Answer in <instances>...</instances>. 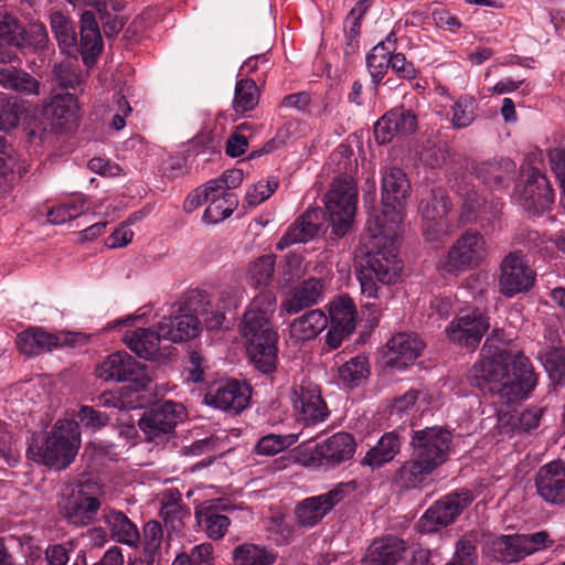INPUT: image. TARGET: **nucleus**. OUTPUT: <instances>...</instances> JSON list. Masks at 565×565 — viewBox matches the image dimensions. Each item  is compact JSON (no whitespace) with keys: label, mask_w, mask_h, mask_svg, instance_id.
Wrapping results in <instances>:
<instances>
[{"label":"nucleus","mask_w":565,"mask_h":565,"mask_svg":"<svg viewBox=\"0 0 565 565\" xmlns=\"http://www.w3.org/2000/svg\"><path fill=\"white\" fill-rule=\"evenodd\" d=\"M212 307L210 295L205 290L191 289L183 294V296L175 302L174 308L178 312H185L188 315L204 316L206 308Z\"/></svg>","instance_id":"47"},{"label":"nucleus","mask_w":565,"mask_h":565,"mask_svg":"<svg viewBox=\"0 0 565 565\" xmlns=\"http://www.w3.org/2000/svg\"><path fill=\"white\" fill-rule=\"evenodd\" d=\"M146 369L129 353L117 351L96 366L95 374L104 381L128 382L132 379L145 381Z\"/></svg>","instance_id":"18"},{"label":"nucleus","mask_w":565,"mask_h":565,"mask_svg":"<svg viewBox=\"0 0 565 565\" xmlns=\"http://www.w3.org/2000/svg\"><path fill=\"white\" fill-rule=\"evenodd\" d=\"M402 215L393 211V225L379 224L364 243L365 264L358 271L361 292L367 298L379 297L377 282L392 285L398 281L402 264L395 239L399 233Z\"/></svg>","instance_id":"2"},{"label":"nucleus","mask_w":565,"mask_h":565,"mask_svg":"<svg viewBox=\"0 0 565 565\" xmlns=\"http://www.w3.org/2000/svg\"><path fill=\"white\" fill-rule=\"evenodd\" d=\"M417 128V117L412 109L395 107L384 114L375 124L374 135L379 143L391 142L395 137L413 134Z\"/></svg>","instance_id":"19"},{"label":"nucleus","mask_w":565,"mask_h":565,"mask_svg":"<svg viewBox=\"0 0 565 565\" xmlns=\"http://www.w3.org/2000/svg\"><path fill=\"white\" fill-rule=\"evenodd\" d=\"M502 203L499 201H491L489 204V211L487 210V202L479 203L477 198L469 196L462 206V217L466 222H470L472 218H488L487 214H490L489 220L497 218L501 213Z\"/></svg>","instance_id":"54"},{"label":"nucleus","mask_w":565,"mask_h":565,"mask_svg":"<svg viewBox=\"0 0 565 565\" xmlns=\"http://www.w3.org/2000/svg\"><path fill=\"white\" fill-rule=\"evenodd\" d=\"M470 377L480 391L499 396L505 403L527 397L537 383L529 358L510 350L488 354L472 366Z\"/></svg>","instance_id":"1"},{"label":"nucleus","mask_w":565,"mask_h":565,"mask_svg":"<svg viewBox=\"0 0 565 565\" xmlns=\"http://www.w3.org/2000/svg\"><path fill=\"white\" fill-rule=\"evenodd\" d=\"M448 564L454 565H478V555L475 542L463 536L456 543L455 554Z\"/></svg>","instance_id":"58"},{"label":"nucleus","mask_w":565,"mask_h":565,"mask_svg":"<svg viewBox=\"0 0 565 565\" xmlns=\"http://www.w3.org/2000/svg\"><path fill=\"white\" fill-rule=\"evenodd\" d=\"M185 408L182 404L164 401L143 413L138 420V427L148 441L160 444L168 440L177 425L182 420Z\"/></svg>","instance_id":"9"},{"label":"nucleus","mask_w":565,"mask_h":565,"mask_svg":"<svg viewBox=\"0 0 565 565\" xmlns=\"http://www.w3.org/2000/svg\"><path fill=\"white\" fill-rule=\"evenodd\" d=\"M142 550L147 565H153L161 556L162 545H169V535L164 537L163 529L159 521L150 520L142 527Z\"/></svg>","instance_id":"40"},{"label":"nucleus","mask_w":565,"mask_h":565,"mask_svg":"<svg viewBox=\"0 0 565 565\" xmlns=\"http://www.w3.org/2000/svg\"><path fill=\"white\" fill-rule=\"evenodd\" d=\"M292 404L306 425H315L327 419L329 412L317 386L300 385L294 390Z\"/></svg>","instance_id":"25"},{"label":"nucleus","mask_w":565,"mask_h":565,"mask_svg":"<svg viewBox=\"0 0 565 565\" xmlns=\"http://www.w3.org/2000/svg\"><path fill=\"white\" fill-rule=\"evenodd\" d=\"M477 103L470 95L460 96L451 107V125L457 129L467 128L476 119Z\"/></svg>","instance_id":"50"},{"label":"nucleus","mask_w":565,"mask_h":565,"mask_svg":"<svg viewBox=\"0 0 565 565\" xmlns=\"http://www.w3.org/2000/svg\"><path fill=\"white\" fill-rule=\"evenodd\" d=\"M279 181L277 178H270L266 182L259 181L254 184L246 193L245 201L249 206H257L277 190Z\"/></svg>","instance_id":"59"},{"label":"nucleus","mask_w":565,"mask_h":565,"mask_svg":"<svg viewBox=\"0 0 565 565\" xmlns=\"http://www.w3.org/2000/svg\"><path fill=\"white\" fill-rule=\"evenodd\" d=\"M78 109L77 100L71 93L55 94L43 107V116L50 120L70 121Z\"/></svg>","instance_id":"43"},{"label":"nucleus","mask_w":565,"mask_h":565,"mask_svg":"<svg viewBox=\"0 0 565 565\" xmlns=\"http://www.w3.org/2000/svg\"><path fill=\"white\" fill-rule=\"evenodd\" d=\"M345 497V488L339 484L320 495L302 500L295 510L296 518L301 526L311 527L318 524Z\"/></svg>","instance_id":"17"},{"label":"nucleus","mask_w":565,"mask_h":565,"mask_svg":"<svg viewBox=\"0 0 565 565\" xmlns=\"http://www.w3.org/2000/svg\"><path fill=\"white\" fill-rule=\"evenodd\" d=\"M277 337L267 335L266 340L253 339L247 342V353L255 367L262 373H270L277 364Z\"/></svg>","instance_id":"35"},{"label":"nucleus","mask_w":565,"mask_h":565,"mask_svg":"<svg viewBox=\"0 0 565 565\" xmlns=\"http://www.w3.org/2000/svg\"><path fill=\"white\" fill-rule=\"evenodd\" d=\"M151 379L147 371L145 372V381L132 379L121 386L117 392V408L119 409H138L143 408L150 403L149 386Z\"/></svg>","instance_id":"34"},{"label":"nucleus","mask_w":565,"mask_h":565,"mask_svg":"<svg viewBox=\"0 0 565 565\" xmlns=\"http://www.w3.org/2000/svg\"><path fill=\"white\" fill-rule=\"evenodd\" d=\"M53 77L63 88L76 89L84 81V74L79 65L71 60H65L53 67Z\"/></svg>","instance_id":"48"},{"label":"nucleus","mask_w":565,"mask_h":565,"mask_svg":"<svg viewBox=\"0 0 565 565\" xmlns=\"http://www.w3.org/2000/svg\"><path fill=\"white\" fill-rule=\"evenodd\" d=\"M402 440L397 431L385 433L377 443L369 449L361 465L370 467L372 470L379 469L394 460L401 452Z\"/></svg>","instance_id":"30"},{"label":"nucleus","mask_w":565,"mask_h":565,"mask_svg":"<svg viewBox=\"0 0 565 565\" xmlns=\"http://www.w3.org/2000/svg\"><path fill=\"white\" fill-rule=\"evenodd\" d=\"M514 173L515 163L507 158L498 161L482 162L476 168L478 179L490 188L505 185L513 179Z\"/></svg>","instance_id":"38"},{"label":"nucleus","mask_w":565,"mask_h":565,"mask_svg":"<svg viewBox=\"0 0 565 565\" xmlns=\"http://www.w3.org/2000/svg\"><path fill=\"white\" fill-rule=\"evenodd\" d=\"M275 257L264 255L253 262L247 271L248 280L254 287L267 286L274 276Z\"/></svg>","instance_id":"52"},{"label":"nucleus","mask_w":565,"mask_h":565,"mask_svg":"<svg viewBox=\"0 0 565 565\" xmlns=\"http://www.w3.org/2000/svg\"><path fill=\"white\" fill-rule=\"evenodd\" d=\"M337 164L334 172L339 173L324 195V206L332 226V234L343 237L351 228L356 211L358 188L353 178L356 171V159L347 146H339L330 156Z\"/></svg>","instance_id":"4"},{"label":"nucleus","mask_w":565,"mask_h":565,"mask_svg":"<svg viewBox=\"0 0 565 565\" xmlns=\"http://www.w3.org/2000/svg\"><path fill=\"white\" fill-rule=\"evenodd\" d=\"M406 552L405 542L394 535L374 540L369 546L362 565H396Z\"/></svg>","instance_id":"28"},{"label":"nucleus","mask_w":565,"mask_h":565,"mask_svg":"<svg viewBox=\"0 0 565 565\" xmlns=\"http://www.w3.org/2000/svg\"><path fill=\"white\" fill-rule=\"evenodd\" d=\"M73 541L49 545L44 552L45 565H67Z\"/></svg>","instance_id":"63"},{"label":"nucleus","mask_w":565,"mask_h":565,"mask_svg":"<svg viewBox=\"0 0 565 565\" xmlns=\"http://www.w3.org/2000/svg\"><path fill=\"white\" fill-rule=\"evenodd\" d=\"M249 398V387L237 380L218 382L211 386L205 395L209 405L233 414H238L245 409Z\"/></svg>","instance_id":"16"},{"label":"nucleus","mask_w":565,"mask_h":565,"mask_svg":"<svg viewBox=\"0 0 565 565\" xmlns=\"http://www.w3.org/2000/svg\"><path fill=\"white\" fill-rule=\"evenodd\" d=\"M306 273L303 258L297 254H288L285 256L281 266V277L285 285H289L300 279Z\"/></svg>","instance_id":"60"},{"label":"nucleus","mask_w":565,"mask_h":565,"mask_svg":"<svg viewBox=\"0 0 565 565\" xmlns=\"http://www.w3.org/2000/svg\"><path fill=\"white\" fill-rule=\"evenodd\" d=\"M213 546L210 543L195 545L191 554H181L172 565H213Z\"/></svg>","instance_id":"57"},{"label":"nucleus","mask_w":565,"mask_h":565,"mask_svg":"<svg viewBox=\"0 0 565 565\" xmlns=\"http://www.w3.org/2000/svg\"><path fill=\"white\" fill-rule=\"evenodd\" d=\"M329 317L331 324L355 330L356 308L349 296H339L330 302Z\"/></svg>","instance_id":"45"},{"label":"nucleus","mask_w":565,"mask_h":565,"mask_svg":"<svg viewBox=\"0 0 565 565\" xmlns=\"http://www.w3.org/2000/svg\"><path fill=\"white\" fill-rule=\"evenodd\" d=\"M298 440V435H275L269 434L259 439L255 446V451L258 455L275 456L278 452L289 448Z\"/></svg>","instance_id":"53"},{"label":"nucleus","mask_w":565,"mask_h":565,"mask_svg":"<svg viewBox=\"0 0 565 565\" xmlns=\"http://www.w3.org/2000/svg\"><path fill=\"white\" fill-rule=\"evenodd\" d=\"M424 342L414 333L401 332L393 335L386 343L385 363L403 369L412 364L424 350Z\"/></svg>","instance_id":"24"},{"label":"nucleus","mask_w":565,"mask_h":565,"mask_svg":"<svg viewBox=\"0 0 565 565\" xmlns=\"http://www.w3.org/2000/svg\"><path fill=\"white\" fill-rule=\"evenodd\" d=\"M541 361L554 383H559L565 376V348H552L541 356Z\"/></svg>","instance_id":"55"},{"label":"nucleus","mask_w":565,"mask_h":565,"mask_svg":"<svg viewBox=\"0 0 565 565\" xmlns=\"http://www.w3.org/2000/svg\"><path fill=\"white\" fill-rule=\"evenodd\" d=\"M51 29L60 47L71 54L76 49V33L72 20L60 11L50 15Z\"/></svg>","instance_id":"44"},{"label":"nucleus","mask_w":565,"mask_h":565,"mask_svg":"<svg viewBox=\"0 0 565 565\" xmlns=\"http://www.w3.org/2000/svg\"><path fill=\"white\" fill-rule=\"evenodd\" d=\"M396 42L394 33H391L385 42L376 44L366 56V65L372 81L377 85L390 67L391 46Z\"/></svg>","instance_id":"41"},{"label":"nucleus","mask_w":565,"mask_h":565,"mask_svg":"<svg viewBox=\"0 0 565 565\" xmlns=\"http://www.w3.org/2000/svg\"><path fill=\"white\" fill-rule=\"evenodd\" d=\"M535 271L521 252H511L500 264L499 290L505 297L529 291L535 282Z\"/></svg>","instance_id":"13"},{"label":"nucleus","mask_w":565,"mask_h":565,"mask_svg":"<svg viewBox=\"0 0 565 565\" xmlns=\"http://www.w3.org/2000/svg\"><path fill=\"white\" fill-rule=\"evenodd\" d=\"M57 511L68 525L85 527L98 521L103 512L100 495L89 483H79L62 492L57 500Z\"/></svg>","instance_id":"6"},{"label":"nucleus","mask_w":565,"mask_h":565,"mask_svg":"<svg viewBox=\"0 0 565 565\" xmlns=\"http://www.w3.org/2000/svg\"><path fill=\"white\" fill-rule=\"evenodd\" d=\"M323 282L318 278H309L296 287L282 308L289 315H295L301 310L312 307L322 297Z\"/></svg>","instance_id":"32"},{"label":"nucleus","mask_w":565,"mask_h":565,"mask_svg":"<svg viewBox=\"0 0 565 565\" xmlns=\"http://www.w3.org/2000/svg\"><path fill=\"white\" fill-rule=\"evenodd\" d=\"M0 85L19 93L40 94L39 81L28 72L12 66L0 68Z\"/></svg>","instance_id":"39"},{"label":"nucleus","mask_w":565,"mask_h":565,"mask_svg":"<svg viewBox=\"0 0 565 565\" xmlns=\"http://www.w3.org/2000/svg\"><path fill=\"white\" fill-rule=\"evenodd\" d=\"M23 46H32L34 49H44L47 41V32L43 23L30 22L22 29Z\"/></svg>","instance_id":"61"},{"label":"nucleus","mask_w":565,"mask_h":565,"mask_svg":"<svg viewBox=\"0 0 565 565\" xmlns=\"http://www.w3.org/2000/svg\"><path fill=\"white\" fill-rule=\"evenodd\" d=\"M411 184L405 172L398 168L390 169L382 179L383 216L388 218L387 225H393V211L404 217L399 207L402 201L408 198Z\"/></svg>","instance_id":"22"},{"label":"nucleus","mask_w":565,"mask_h":565,"mask_svg":"<svg viewBox=\"0 0 565 565\" xmlns=\"http://www.w3.org/2000/svg\"><path fill=\"white\" fill-rule=\"evenodd\" d=\"M473 495L468 489H459L435 502L417 521L415 527L419 533H433L439 527L452 523L472 502Z\"/></svg>","instance_id":"8"},{"label":"nucleus","mask_w":565,"mask_h":565,"mask_svg":"<svg viewBox=\"0 0 565 565\" xmlns=\"http://www.w3.org/2000/svg\"><path fill=\"white\" fill-rule=\"evenodd\" d=\"M487 553L492 559L505 563L518 562L525 557L520 534L492 539L488 543Z\"/></svg>","instance_id":"36"},{"label":"nucleus","mask_w":565,"mask_h":565,"mask_svg":"<svg viewBox=\"0 0 565 565\" xmlns=\"http://www.w3.org/2000/svg\"><path fill=\"white\" fill-rule=\"evenodd\" d=\"M324 212L320 207L307 209L287 230L277 243V249L313 239L322 231Z\"/></svg>","instance_id":"21"},{"label":"nucleus","mask_w":565,"mask_h":565,"mask_svg":"<svg viewBox=\"0 0 565 565\" xmlns=\"http://www.w3.org/2000/svg\"><path fill=\"white\" fill-rule=\"evenodd\" d=\"M488 254L484 237L477 231L462 233L439 262L443 276H459L461 273L479 267Z\"/></svg>","instance_id":"7"},{"label":"nucleus","mask_w":565,"mask_h":565,"mask_svg":"<svg viewBox=\"0 0 565 565\" xmlns=\"http://www.w3.org/2000/svg\"><path fill=\"white\" fill-rule=\"evenodd\" d=\"M514 199L524 210L537 214L554 201V192L546 175L537 168H529L523 181L516 185Z\"/></svg>","instance_id":"11"},{"label":"nucleus","mask_w":565,"mask_h":565,"mask_svg":"<svg viewBox=\"0 0 565 565\" xmlns=\"http://www.w3.org/2000/svg\"><path fill=\"white\" fill-rule=\"evenodd\" d=\"M275 310L276 296L271 291H262L252 300L241 322V333L247 342L266 340L267 335L277 337L271 323Z\"/></svg>","instance_id":"10"},{"label":"nucleus","mask_w":565,"mask_h":565,"mask_svg":"<svg viewBox=\"0 0 565 565\" xmlns=\"http://www.w3.org/2000/svg\"><path fill=\"white\" fill-rule=\"evenodd\" d=\"M537 494L547 503L565 505V465L552 461L542 466L535 475Z\"/></svg>","instance_id":"20"},{"label":"nucleus","mask_w":565,"mask_h":565,"mask_svg":"<svg viewBox=\"0 0 565 565\" xmlns=\"http://www.w3.org/2000/svg\"><path fill=\"white\" fill-rule=\"evenodd\" d=\"M367 375L369 365L364 356L353 358L339 369L340 381L350 387L359 386Z\"/></svg>","instance_id":"51"},{"label":"nucleus","mask_w":565,"mask_h":565,"mask_svg":"<svg viewBox=\"0 0 565 565\" xmlns=\"http://www.w3.org/2000/svg\"><path fill=\"white\" fill-rule=\"evenodd\" d=\"M200 329L199 318L194 315L178 312V308H174L171 316L163 317L159 322L161 335L171 342L189 341L198 337Z\"/></svg>","instance_id":"26"},{"label":"nucleus","mask_w":565,"mask_h":565,"mask_svg":"<svg viewBox=\"0 0 565 565\" xmlns=\"http://www.w3.org/2000/svg\"><path fill=\"white\" fill-rule=\"evenodd\" d=\"M198 525L211 540L222 539L231 525L227 515L221 512L220 505H206L195 512Z\"/></svg>","instance_id":"37"},{"label":"nucleus","mask_w":565,"mask_h":565,"mask_svg":"<svg viewBox=\"0 0 565 565\" xmlns=\"http://www.w3.org/2000/svg\"><path fill=\"white\" fill-rule=\"evenodd\" d=\"M163 337L160 330L139 328L125 334L127 347L139 358L146 360L167 359L171 354L172 347L162 344Z\"/></svg>","instance_id":"23"},{"label":"nucleus","mask_w":565,"mask_h":565,"mask_svg":"<svg viewBox=\"0 0 565 565\" xmlns=\"http://www.w3.org/2000/svg\"><path fill=\"white\" fill-rule=\"evenodd\" d=\"M451 443V433L440 426L414 430L409 443L411 457L395 471L394 483L405 490L422 488L428 477L448 460Z\"/></svg>","instance_id":"3"},{"label":"nucleus","mask_w":565,"mask_h":565,"mask_svg":"<svg viewBox=\"0 0 565 565\" xmlns=\"http://www.w3.org/2000/svg\"><path fill=\"white\" fill-rule=\"evenodd\" d=\"M235 565H273L276 555L264 547L243 544L234 550Z\"/></svg>","instance_id":"46"},{"label":"nucleus","mask_w":565,"mask_h":565,"mask_svg":"<svg viewBox=\"0 0 565 565\" xmlns=\"http://www.w3.org/2000/svg\"><path fill=\"white\" fill-rule=\"evenodd\" d=\"M356 444L351 434L337 433L327 440L317 444L309 454L307 465L335 467L350 460L355 452Z\"/></svg>","instance_id":"14"},{"label":"nucleus","mask_w":565,"mask_h":565,"mask_svg":"<svg viewBox=\"0 0 565 565\" xmlns=\"http://www.w3.org/2000/svg\"><path fill=\"white\" fill-rule=\"evenodd\" d=\"M244 298V289L242 287H226L218 292L216 306L223 311L237 309Z\"/></svg>","instance_id":"64"},{"label":"nucleus","mask_w":565,"mask_h":565,"mask_svg":"<svg viewBox=\"0 0 565 565\" xmlns=\"http://www.w3.org/2000/svg\"><path fill=\"white\" fill-rule=\"evenodd\" d=\"M102 50L103 39L99 31L88 30L81 33L79 51L86 65L95 63Z\"/></svg>","instance_id":"56"},{"label":"nucleus","mask_w":565,"mask_h":565,"mask_svg":"<svg viewBox=\"0 0 565 565\" xmlns=\"http://www.w3.org/2000/svg\"><path fill=\"white\" fill-rule=\"evenodd\" d=\"M259 92L254 81L241 79L236 83L234 96V109L236 113H245L256 107Z\"/></svg>","instance_id":"49"},{"label":"nucleus","mask_w":565,"mask_h":565,"mask_svg":"<svg viewBox=\"0 0 565 565\" xmlns=\"http://www.w3.org/2000/svg\"><path fill=\"white\" fill-rule=\"evenodd\" d=\"M237 205L238 201L235 194L231 192H213L203 214V221L207 224H216L231 216Z\"/></svg>","instance_id":"42"},{"label":"nucleus","mask_w":565,"mask_h":565,"mask_svg":"<svg viewBox=\"0 0 565 565\" xmlns=\"http://www.w3.org/2000/svg\"><path fill=\"white\" fill-rule=\"evenodd\" d=\"M328 326V318L320 309H313L296 318L289 326L290 339L305 342L315 339Z\"/></svg>","instance_id":"33"},{"label":"nucleus","mask_w":565,"mask_h":565,"mask_svg":"<svg viewBox=\"0 0 565 565\" xmlns=\"http://www.w3.org/2000/svg\"><path fill=\"white\" fill-rule=\"evenodd\" d=\"M448 196L441 189H431L420 201L419 212L423 218V234L429 242H436L445 233V217L448 213Z\"/></svg>","instance_id":"15"},{"label":"nucleus","mask_w":565,"mask_h":565,"mask_svg":"<svg viewBox=\"0 0 565 565\" xmlns=\"http://www.w3.org/2000/svg\"><path fill=\"white\" fill-rule=\"evenodd\" d=\"M22 28L18 20L8 13H0V63H11L17 58V50L22 47Z\"/></svg>","instance_id":"31"},{"label":"nucleus","mask_w":565,"mask_h":565,"mask_svg":"<svg viewBox=\"0 0 565 565\" xmlns=\"http://www.w3.org/2000/svg\"><path fill=\"white\" fill-rule=\"evenodd\" d=\"M19 352L28 358L41 355L61 345L60 338L41 327H30L17 335Z\"/></svg>","instance_id":"29"},{"label":"nucleus","mask_w":565,"mask_h":565,"mask_svg":"<svg viewBox=\"0 0 565 565\" xmlns=\"http://www.w3.org/2000/svg\"><path fill=\"white\" fill-rule=\"evenodd\" d=\"M79 444L77 423L71 419H60L54 424L41 446L31 445L28 448V456L36 462L62 470L74 460Z\"/></svg>","instance_id":"5"},{"label":"nucleus","mask_w":565,"mask_h":565,"mask_svg":"<svg viewBox=\"0 0 565 565\" xmlns=\"http://www.w3.org/2000/svg\"><path fill=\"white\" fill-rule=\"evenodd\" d=\"M100 520L114 541L130 547L137 546L140 541L138 527L122 511L104 507Z\"/></svg>","instance_id":"27"},{"label":"nucleus","mask_w":565,"mask_h":565,"mask_svg":"<svg viewBox=\"0 0 565 565\" xmlns=\"http://www.w3.org/2000/svg\"><path fill=\"white\" fill-rule=\"evenodd\" d=\"M217 186L216 181H209L203 188L195 189L186 196L183 204L184 211L191 213L203 203L209 202L211 194L217 190Z\"/></svg>","instance_id":"62"},{"label":"nucleus","mask_w":565,"mask_h":565,"mask_svg":"<svg viewBox=\"0 0 565 565\" xmlns=\"http://www.w3.org/2000/svg\"><path fill=\"white\" fill-rule=\"evenodd\" d=\"M490 328L489 317L478 308L463 309L446 328L449 341L462 348H476Z\"/></svg>","instance_id":"12"}]
</instances>
